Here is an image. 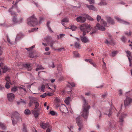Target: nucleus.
Here are the masks:
<instances>
[{"label": "nucleus", "instance_id": "nucleus-36", "mask_svg": "<svg viewBox=\"0 0 132 132\" xmlns=\"http://www.w3.org/2000/svg\"><path fill=\"white\" fill-rule=\"evenodd\" d=\"M55 102H56L57 103H61V101L60 98L59 97H56L55 98Z\"/></svg>", "mask_w": 132, "mask_h": 132}, {"label": "nucleus", "instance_id": "nucleus-62", "mask_svg": "<svg viewBox=\"0 0 132 132\" xmlns=\"http://www.w3.org/2000/svg\"><path fill=\"white\" fill-rule=\"evenodd\" d=\"M97 114L99 115V117L100 118L101 117V113L100 111H98Z\"/></svg>", "mask_w": 132, "mask_h": 132}, {"label": "nucleus", "instance_id": "nucleus-52", "mask_svg": "<svg viewBox=\"0 0 132 132\" xmlns=\"http://www.w3.org/2000/svg\"><path fill=\"white\" fill-rule=\"evenodd\" d=\"M69 84L71 85L72 87H75L76 86V85L74 82H71L69 83Z\"/></svg>", "mask_w": 132, "mask_h": 132}, {"label": "nucleus", "instance_id": "nucleus-1", "mask_svg": "<svg viewBox=\"0 0 132 132\" xmlns=\"http://www.w3.org/2000/svg\"><path fill=\"white\" fill-rule=\"evenodd\" d=\"M81 98L83 100L84 104L82 106V110L81 113V116L84 118L86 119L88 114V111L90 108L83 96H82Z\"/></svg>", "mask_w": 132, "mask_h": 132}, {"label": "nucleus", "instance_id": "nucleus-8", "mask_svg": "<svg viewBox=\"0 0 132 132\" xmlns=\"http://www.w3.org/2000/svg\"><path fill=\"white\" fill-rule=\"evenodd\" d=\"M80 117H78L76 118V122L78 126L79 127L78 128V130L80 131H81V128L82 127V120H80Z\"/></svg>", "mask_w": 132, "mask_h": 132}, {"label": "nucleus", "instance_id": "nucleus-32", "mask_svg": "<svg viewBox=\"0 0 132 132\" xmlns=\"http://www.w3.org/2000/svg\"><path fill=\"white\" fill-rule=\"evenodd\" d=\"M65 36V34H60L59 36H57V38L58 39H60L62 40L64 36Z\"/></svg>", "mask_w": 132, "mask_h": 132}, {"label": "nucleus", "instance_id": "nucleus-60", "mask_svg": "<svg viewBox=\"0 0 132 132\" xmlns=\"http://www.w3.org/2000/svg\"><path fill=\"white\" fill-rule=\"evenodd\" d=\"M119 95H122V92L121 90V89H119Z\"/></svg>", "mask_w": 132, "mask_h": 132}, {"label": "nucleus", "instance_id": "nucleus-50", "mask_svg": "<svg viewBox=\"0 0 132 132\" xmlns=\"http://www.w3.org/2000/svg\"><path fill=\"white\" fill-rule=\"evenodd\" d=\"M60 103H57L56 102H55L54 103V104L56 108H58L60 106Z\"/></svg>", "mask_w": 132, "mask_h": 132}, {"label": "nucleus", "instance_id": "nucleus-37", "mask_svg": "<svg viewBox=\"0 0 132 132\" xmlns=\"http://www.w3.org/2000/svg\"><path fill=\"white\" fill-rule=\"evenodd\" d=\"M106 4V3L104 1L102 0L101 2L98 3V4L100 6H103L105 5Z\"/></svg>", "mask_w": 132, "mask_h": 132}, {"label": "nucleus", "instance_id": "nucleus-7", "mask_svg": "<svg viewBox=\"0 0 132 132\" xmlns=\"http://www.w3.org/2000/svg\"><path fill=\"white\" fill-rule=\"evenodd\" d=\"M21 0H16V1L15 4L12 5V7L10 9L8 10L9 12L11 13V14L12 16L15 15L16 14L15 12L13 11V7H14V6H16L18 9L17 3L19 1Z\"/></svg>", "mask_w": 132, "mask_h": 132}, {"label": "nucleus", "instance_id": "nucleus-12", "mask_svg": "<svg viewBox=\"0 0 132 132\" xmlns=\"http://www.w3.org/2000/svg\"><path fill=\"white\" fill-rule=\"evenodd\" d=\"M132 102V99L129 97H127L124 101V105L125 107L129 105Z\"/></svg>", "mask_w": 132, "mask_h": 132}, {"label": "nucleus", "instance_id": "nucleus-64", "mask_svg": "<svg viewBox=\"0 0 132 132\" xmlns=\"http://www.w3.org/2000/svg\"><path fill=\"white\" fill-rule=\"evenodd\" d=\"M29 56L30 57H34V55H32V53H30L29 54Z\"/></svg>", "mask_w": 132, "mask_h": 132}, {"label": "nucleus", "instance_id": "nucleus-39", "mask_svg": "<svg viewBox=\"0 0 132 132\" xmlns=\"http://www.w3.org/2000/svg\"><path fill=\"white\" fill-rule=\"evenodd\" d=\"M24 113L26 115H29L31 113L30 111L28 109H26L24 111Z\"/></svg>", "mask_w": 132, "mask_h": 132}, {"label": "nucleus", "instance_id": "nucleus-56", "mask_svg": "<svg viewBox=\"0 0 132 132\" xmlns=\"http://www.w3.org/2000/svg\"><path fill=\"white\" fill-rule=\"evenodd\" d=\"M23 21V19H22L21 18L19 20H18V24H20Z\"/></svg>", "mask_w": 132, "mask_h": 132}, {"label": "nucleus", "instance_id": "nucleus-18", "mask_svg": "<svg viewBox=\"0 0 132 132\" xmlns=\"http://www.w3.org/2000/svg\"><path fill=\"white\" fill-rule=\"evenodd\" d=\"M85 61L87 62H88L90 64L92 65L94 67L96 68V64L94 63V62L91 59H86Z\"/></svg>", "mask_w": 132, "mask_h": 132}, {"label": "nucleus", "instance_id": "nucleus-45", "mask_svg": "<svg viewBox=\"0 0 132 132\" xmlns=\"http://www.w3.org/2000/svg\"><path fill=\"white\" fill-rule=\"evenodd\" d=\"M10 82H6L5 85V87L7 88L8 89L10 87V86L9 85V84H10Z\"/></svg>", "mask_w": 132, "mask_h": 132}, {"label": "nucleus", "instance_id": "nucleus-27", "mask_svg": "<svg viewBox=\"0 0 132 132\" xmlns=\"http://www.w3.org/2000/svg\"><path fill=\"white\" fill-rule=\"evenodd\" d=\"M51 39V37L50 36H47L45 38V40L48 44L50 42Z\"/></svg>", "mask_w": 132, "mask_h": 132}, {"label": "nucleus", "instance_id": "nucleus-17", "mask_svg": "<svg viewBox=\"0 0 132 132\" xmlns=\"http://www.w3.org/2000/svg\"><path fill=\"white\" fill-rule=\"evenodd\" d=\"M1 68L3 73H5L10 70V68L6 65H5L3 67L2 66L1 67Z\"/></svg>", "mask_w": 132, "mask_h": 132}, {"label": "nucleus", "instance_id": "nucleus-48", "mask_svg": "<svg viewBox=\"0 0 132 132\" xmlns=\"http://www.w3.org/2000/svg\"><path fill=\"white\" fill-rule=\"evenodd\" d=\"M88 1L90 4H94L95 3V0H86Z\"/></svg>", "mask_w": 132, "mask_h": 132}, {"label": "nucleus", "instance_id": "nucleus-2", "mask_svg": "<svg viewBox=\"0 0 132 132\" xmlns=\"http://www.w3.org/2000/svg\"><path fill=\"white\" fill-rule=\"evenodd\" d=\"M81 30L83 32V35H85L86 33L89 32L91 29V27L90 25L87 24H84L80 27Z\"/></svg>", "mask_w": 132, "mask_h": 132}, {"label": "nucleus", "instance_id": "nucleus-54", "mask_svg": "<svg viewBox=\"0 0 132 132\" xmlns=\"http://www.w3.org/2000/svg\"><path fill=\"white\" fill-rule=\"evenodd\" d=\"M101 19V17L99 15H97V21L99 22L100 19Z\"/></svg>", "mask_w": 132, "mask_h": 132}, {"label": "nucleus", "instance_id": "nucleus-43", "mask_svg": "<svg viewBox=\"0 0 132 132\" xmlns=\"http://www.w3.org/2000/svg\"><path fill=\"white\" fill-rule=\"evenodd\" d=\"M35 102L34 103L35 104V109H36L38 106L39 105V104L38 102H37L36 99Z\"/></svg>", "mask_w": 132, "mask_h": 132}, {"label": "nucleus", "instance_id": "nucleus-35", "mask_svg": "<svg viewBox=\"0 0 132 132\" xmlns=\"http://www.w3.org/2000/svg\"><path fill=\"white\" fill-rule=\"evenodd\" d=\"M118 53V52L117 51H114L110 53V55L112 57H114Z\"/></svg>", "mask_w": 132, "mask_h": 132}, {"label": "nucleus", "instance_id": "nucleus-51", "mask_svg": "<svg viewBox=\"0 0 132 132\" xmlns=\"http://www.w3.org/2000/svg\"><path fill=\"white\" fill-rule=\"evenodd\" d=\"M34 47H35V46H34H34H32L31 47H30L28 48H26V50H28V51H31L32 49L34 48Z\"/></svg>", "mask_w": 132, "mask_h": 132}, {"label": "nucleus", "instance_id": "nucleus-33", "mask_svg": "<svg viewBox=\"0 0 132 132\" xmlns=\"http://www.w3.org/2000/svg\"><path fill=\"white\" fill-rule=\"evenodd\" d=\"M77 27L74 25H72L70 26L69 29H71L72 31H74L77 29Z\"/></svg>", "mask_w": 132, "mask_h": 132}, {"label": "nucleus", "instance_id": "nucleus-15", "mask_svg": "<svg viewBox=\"0 0 132 132\" xmlns=\"http://www.w3.org/2000/svg\"><path fill=\"white\" fill-rule=\"evenodd\" d=\"M115 19H116L118 22L126 25H129V23L128 22L125 21L121 19L118 16H116L114 17Z\"/></svg>", "mask_w": 132, "mask_h": 132}, {"label": "nucleus", "instance_id": "nucleus-38", "mask_svg": "<svg viewBox=\"0 0 132 132\" xmlns=\"http://www.w3.org/2000/svg\"><path fill=\"white\" fill-rule=\"evenodd\" d=\"M45 88V86L44 85H42L38 89L39 90H41L42 91L44 92Z\"/></svg>", "mask_w": 132, "mask_h": 132}, {"label": "nucleus", "instance_id": "nucleus-61", "mask_svg": "<svg viewBox=\"0 0 132 132\" xmlns=\"http://www.w3.org/2000/svg\"><path fill=\"white\" fill-rule=\"evenodd\" d=\"M22 131L23 132H27L26 129L25 127H24L23 128Z\"/></svg>", "mask_w": 132, "mask_h": 132}, {"label": "nucleus", "instance_id": "nucleus-20", "mask_svg": "<svg viewBox=\"0 0 132 132\" xmlns=\"http://www.w3.org/2000/svg\"><path fill=\"white\" fill-rule=\"evenodd\" d=\"M86 7H88L89 10H92L93 11H95L96 9L94 6L93 5H89L88 4H86Z\"/></svg>", "mask_w": 132, "mask_h": 132}, {"label": "nucleus", "instance_id": "nucleus-29", "mask_svg": "<svg viewBox=\"0 0 132 132\" xmlns=\"http://www.w3.org/2000/svg\"><path fill=\"white\" fill-rule=\"evenodd\" d=\"M55 43V42L53 41H51L50 42H49L48 44L51 47L52 49H54L55 48L54 47V44Z\"/></svg>", "mask_w": 132, "mask_h": 132}, {"label": "nucleus", "instance_id": "nucleus-58", "mask_svg": "<svg viewBox=\"0 0 132 132\" xmlns=\"http://www.w3.org/2000/svg\"><path fill=\"white\" fill-rule=\"evenodd\" d=\"M64 79V78L63 76H61L59 77V79L58 80L60 81H61L63 80Z\"/></svg>", "mask_w": 132, "mask_h": 132}, {"label": "nucleus", "instance_id": "nucleus-13", "mask_svg": "<svg viewBox=\"0 0 132 132\" xmlns=\"http://www.w3.org/2000/svg\"><path fill=\"white\" fill-rule=\"evenodd\" d=\"M40 125L41 127L44 129H45L47 127H49V123L48 122H44L41 121L40 123Z\"/></svg>", "mask_w": 132, "mask_h": 132}, {"label": "nucleus", "instance_id": "nucleus-53", "mask_svg": "<svg viewBox=\"0 0 132 132\" xmlns=\"http://www.w3.org/2000/svg\"><path fill=\"white\" fill-rule=\"evenodd\" d=\"M64 49V48L63 47H62L57 49H55V50H57L58 51L60 52L62 51Z\"/></svg>", "mask_w": 132, "mask_h": 132}, {"label": "nucleus", "instance_id": "nucleus-19", "mask_svg": "<svg viewBox=\"0 0 132 132\" xmlns=\"http://www.w3.org/2000/svg\"><path fill=\"white\" fill-rule=\"evenodd\" d=\"M84 35L81 37V39L83 42L85 43H88L89 42V40L87 37H85Z\"/></svg>", "mask_w": 132, "mask_h": 132}, {"label": "nucleus", "instance_id": "nucleus-57", "mask_svg": "<svg viewBox=\"0 0 132 132\" xmlns=\"http://www.w3.org/2000/svg\"><path fill=\"white\" fill-rule=\"evenodd\" d=\"M51 127H50L47 128L46 132H51Z\"/></svg>", "mask_w": 132, "mask_h": 132}, {"label": "nucleus", "instance_id": "nucleus-23", "mask_svg": "<svg viewBox=\"0 0 132 132\" xmlns=\"http://www.w3.org/2000/svg\"><path fill=\"white\" fill-rule=\"evenodd\" d=\"M23 65L24 67L26 68L28 71H30L32 69V68L30 65L27 64H24Z\"/></svg>", "mask_w": 132, "mask_h": 132}, {"label": "nucleus", "instance_id": "nucleus-31", "mask_svg": "<svg viewBox=\"0 0 132 132\" xmlns=\"http://www.w3.org/2000/svg\"><path fill=\"white\" fill-rule=\"evenodd\" d=\"M82 15L86 16L87 19L91 21H93V19L88 15L86 14H83Z\"/></svg>", "mask_w": 132, "mask_h": 132}, {"label": "nucleus", "instance_id": "nucleus-26", "mask_svg": "<svg viewBox=\"0 0 132 132\" xmlns=\"http://www.w3.org/2000/svg\"><path fill=\"white\" fill-rule=\"evenodd\" d=\"M23 36V34L22 33H19L16 36V38L15 39V41L20 39Z\"/></svg>", "mask_w": 132, "mask_h": 132}, {"label": "nucleus", "instance_id": "nucleus-16", "mask_svg": "<svg viewBox=\"0 0 132 132\" xmlns=\"http://www.w3.org/2000/svg\"><path fill=\"white\" fill-rule=\"evenodd\" d=\"M105 19L107 20L108 23L111 24H113L114 23V22L113 20L110 17L106 16L105 17Z\"/></svg>", "mask_w": 132, "mask_h": 132}, {"label": "nucleus", "instance_id": "nucleus-28", "mask_svg": "<svg viewBox=\"0 0 132 132\" xmlns=\"http://www.w3.org/2000/svg\"><path fill=\"white\" fill-rule=\"evenodd\" d=\"M108 111H106L104 114L107 115L109 117H110L112 114L111 109L109 108L108 109Z\"/></svg>", "mask_w": 132, "mask_h": 132}, {"label": "nucleus", "instance_id": "nucleus-55", "mask_svg": "<svg viewBox=\"0 0 132 132\" xmlns=\"http://www.w3.org/2000/svg\"><path fill=\"white\" fill-rule=\"evenodd\" d=\"M50 113L52 115L54 116L55 115L56 113L54 111H50Z\"/></svg>", "mask_w": 132, "mask_h": 132}, {"label": "nucleus", "instance_id": "nucleus-3", "mask_svg": "<svg viewBox=\"0 0 132 132\" xmlns=\"http://www.w3.org/2000/svg\"><path fill=\"white\" fill-rule=\"evenodd\" d=\"M21 116L17 112H15L13 113L12 117V120L13 124L14 126L15 125L16 123V121H21Z\"/></svg>", "mask_w": 132, "mask_h": 132}, {"label": "nucleus", "instance_id": "nucleus-14", "mask_svg": "<svg viewBox=\"0 0 132 132\" xmlns=\"http://www.w3.org/2000/svg\"><path fill=\"white\" fill-rule=\"evenodd\" d=\"M76 20L79 22L84 23L86 21V18L83 16H79L76 19Z\"/></svg>", "mask_w": 132, "mask_h": 132}, {"label": "nucleus", "instance_id": "nucleus-44", "mask_svg": "<svg viewBox=\"0 0 132 132\" xmlns=\"http://www.w3.org/2000/svg\"><path fill=\"white\" fill-rule=\"evenodd\" d=\"M73 54L75 57H78L79 56V54L77 51H75L73 52Z\"/></svg>", "mask_w": 132, "mask_h": 132}, {"label": "nucleus", "instance_id": "nucleus-22", "mask_svg": "<svg viewBox=\"0 0 132 132\" xmlns=\"http://www.w3.org/2000/svg\"><path fill=\"white\" fill-rule=\"evenodd\" d=\"M32 113L34 114V117L36 118L37 117L39 114V113L35 110L32 111Z\"/></svg>", "mask_w": 132, "mask_h": 132}, {"label": "nucleus", "instance_id": "nucleus-9", "mask_svg": "<svg viewBox=\"0 0 132 132\" xmlns=\"http://www.w3.org/2000/svg\"><path fill=\"white\" fill-rule=\"evenodd\" d=\"M7 96L8 100L10 102L13 101L14 100L15 97L13 93L8 94Z\"/></svg>", "mask_w": 132, "mask_h": 132}, {"label": "nucleus", "instance_id": "nucleus-49", "mask_svg": "<svg viewBox=\"0 0 132 132\" xmlns=\"http://www.w3.org/2000/svg\"><path fill=\"white\" fill-rule=\"evenodd\" d=\"M7 41L10 45H12L13 44L12 43L10 39L8 38L7 36Z\"/></svg>", "mask_w": 132, "mask_h": 132}, {"label": "nucleus", "instance_id": "nucleus-40", "mask_svg": "<svg viewBox=\"0 0 132 132\" xmlns=\"http://www.w3.org/2000/svg\"><path fill=\"white\" fill-rule=\"evenodd\" d=\"M50 22L49 21H48L47 22V26L48 27V29L49 30V31L51 32H53V31H52V30H51V28L50 27V25L49 24L50 23Z\"/></svg>", "mask_w": 132, "mask_h": 132}, {"label": "nucleus", "instance_id": "nucleus-11", "mask_svg": "<svg viewBox=\"0 0 132 132\" xmlns=\"http://www.w3.org/2000/svg\"><path fill=\"white\" fill-rule=\"evenodd\" d=\"M60 110L64 113H67L68 112L67 108L64 104H62L60 107Z\"/></svg>", "mask_w": 132, "mask_h": 132}, {"label": "nucleus", "instance_id": "nucleus-4", "mask_svg": "<svg viewBox=\"0 0 132 132\" xmlns=\"http://www.w3.org/2000/svg\"><path fill=\"white\" fill-rule=\"evenodd\" d=\"M28 24L31 26H34L37 24L36 19L34 15L28 19Z\"/></svg>", "mask_w": 132, "mask_h": 132}, {"label": "nucleus", "instance_id": "nucleus-25", "mask_svg": "<svg viewBox=\"0 0 132 132\" xmlns=\"http://www.w3.org/2000/svg\"><path fill=\"white\" fill-rule=\"evenodd\" d=\"M36 99L35 98H32L30 99V101L29 103V105L30 106H31L33 103L35 102Z\"/></svg>", "mask_w": 132, "mask_h": 132}, {"label": "nucleus", "instance_id": "nucleus-30", "mask_svg": "<svg viewBox=\"0 0 132 132\" xmlns=\"http://www.w3.org/2000/svg\"><path fill=\"white\" fill-rule=\"evenodd\" d=\"M69 21V19L67 17L63 19L61 21V23L63 25H64V22H68Z\"/></svg>", "mask_w": 132, "mask_h": 132}, {"label": "nucleus", "instance_id": "nucleus-42", "mask_svg": "<svg viewBox=\"0 0 132 132\" xmlns=\"http://www.w3.org/2000/svg\"><path fill=\"white\" fill-rule=\"evenodd\" d=\"M17 90V87L16 86H14V87L12 88L11 89V91L14 92H15Z\"/></svg>", "mask_w": 132, "mask_h": 132}, {"label": "nucleus", "instance_id": "nucleus-10", "mask_svg": "<svg viewBox=\"0 0 132 132\" xmlns=\"http://www.w3.org/2000/svg\"><path fill=\"white\" fill-rule=\"evenodd\" d=\"M125 51L127 54V56L128 57L129 63V66L130 67H131L132 66V61L131 60L132 59H131V53L129 51Z\"/></svg>", "mask_w": 132, "mask_h": 132}, {"label": "nucleus", "instance_id": "nucleus-5", "mask_svg": "<svg viewBox=\"0 0 132 132\" xmlns=\"http://www.w3.org/2000/svg\"><path fill=\"white\" fill-rule=\"evenodd\" d=\"M101 23L104 26V27L100 25L99 24L97 23L96 27L97 28V29L100 30L102 31H104L105 30V27H106L107 25V23L104 21L103 19H101Z\"/></svg>", "mask_w": 132, "mask_h": 132}, {"label": "nucleus", "instance_id": "nucleus-47", "mask_svg": "<svg viewBox=\"0 0 132 132\" xmlns=\"http://www.w3.org/2000/svg\"><path fill=\"white\" fill-rule=\"evenodd\" d=\"M5 80L7 82H10V78L9 76H6Z\"/></svg>", "mask_w": 132, "mask_h": 132}, {"label": "nucleus", "instance_id": "nucleus-59", "mask_svg": "<svg viewBox=\"0 0 132 132\" xmlns=\"http://www.w3.org/2000/svg\"><path fill=\"white\" fill-rule=\"evenodd\" d=\"M47 95V94L46 93L40 95V97L43 98H45Z\"/></svg>", "mask_w": 132, "mask_h": 132}, {"label": "nucleus", "instance_id": "nucleus-46", "mask_svg": "<svg viewBox=\"0 0 132 132\" xmlns=\"http://www.w3.org/2000/svg\"><path fill=\"white\" fill-rule=\"evenodd\" d=\"M75 46L76 48H79L80 47V45L77 42L75 43Z\"/></svg>", "mask_w": 132, "mask_h": 132}, {"label": "nucleus", "instance_id": "nucleus-41", "mask_svg": "<svg viewBox=\"0 0 132 132\" xmlns=\"http://www.w3.org/2000/svg\"><path fill=\"white\" fill-rule=\"evenodd\" d=\"M44 68L42 67L41 65H38L37 67V68L36 69V70L38 71L39 70L44 69Z\"/></svg>", "mask_w": 132, "mask_h": 132}, {"label": "nucleus", "instance_id": "nucleus-34", "mask_svg": "<svg viewBox=\"0 0 132 132\" xmlns=\"http://www.w3.org/2000/svg\"><path fill=\"white\" fill-rule=\"evenodd\" d=\"M12 22L14 24L18 23V20H17L16 18L15 17L13 18Z\"/></svg>", "mask_w": 132, "mask_h": 132}, {"label": "nucleus", "instance_id": "nucleus-21", "mask_svg": "<svg viewBox=\"0 0 132 132\" xmlns=\"http://www.w3.org/2000/svg\"><path fill=\"white\" fill-rule=\"evenodd\" d=\"M70 101V98L69 97H66L64 100L65 103L67 105L69 104Z\"/></svg>", "mask_w": 132, "mask_h": 132}, {"label": "nucleus", "instance_id": "nucleus-63", "mask_svg": "<svg viewBox=\"0 0 132 132\" xmlns=\"http://www.w3.org/2000/svg\"><path fill=\"white\" fill-rule=\"evenodd\" d=\"M22 86V87H21L20 86V87H19V88H20V89H23L25 91H26V90L24 88V86Z\"/></svg>", "mask_w": 132, "mask_h": 132}, {"label": "nucleus", "instance_id": "nucleus-6", "mask_svg": "<svg viewBox=\"0 0 132 132\" xmlns=\"http://www.w3.org/2000/svg\"><path fill=\"white\" fill-rule=\"evenodd\" d=\"M126 114L124 112H120L118 114L117 116L119 118V122L121 125L123 124V119L126 117Z\"/></svg>", "mask_w": 132, "mask_h": 132}, {"label": "nucleus", "instance_id": "nucleus-24", "mask_svg": "<svg viewBox=\"0 0 132 132\" xmlns=\"http://www.w3.org/2000/svg\"><path fill=\"white\" fill-rule=\"evenodd\" d=\"M0 127L3 130H5L6 129V126L4 123L0 122Z\"/></svg>", "mask_w": 132, "mask_h": 132}]
</instances>
